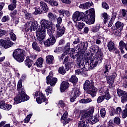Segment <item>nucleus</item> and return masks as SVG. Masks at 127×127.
<instances>
[{
	"label": "nucleus",
	"mask_w": 127,
	"mask_h": 127,
	"mask_svg": "<svg viewBox=\"0 0 127 127\" xmlns=\"http://www.w3.org/2000/svg\"><path fill=\"white\" fill-rule=\"evenodd\" d=\"M59 12L60 14V16L61 17H64V16L65 15V10H64V9L59 10Z\"/></svg>",
	"instance_id": "50"
},
{
	"label": "nucleus",
	"mask_w": 127,
	"mask_h": 127,
	"mask_svg": "<svg viewBox=\"0 0 127 127\" xmlns=\"http://www.w3.org/2000/svg\"><path fill=\"white\" fill-rule=\"evenodd\" d=\"M103 96H104V100L106 99V101H109V100L112 98V96L110 94V93H109V91L105 92V95Z\"/></svg>",
	"instance_id": "40"
},
{
	"label": "nucleus",
	"mask_w": 127,
	"mask_h": 127,
	"mask_svg": "<svg viewBox=\"0 0 127 127\" xmlns=\"http://www.w3.org/2000/svg\"><path fill=\"white\" fill-rule=\"evenodd\" d=\"M50 4H51V5L52 6H57V5H58V2H57L56 1L52 0Z\"/></svg>",
	"instance_id": "59"
},
{
	"label": "nucleus",
	"mask_w": 127,
	"mask_h": 127,
	"mask_svg": "<svg viewBox=\"0 0 127 127\" xmlns=\"http://www.w3.org/2000/svg\"><path fill=\"white\" fill-rule=\"evenodd\" d=\"M91 102H92V99L90 98L87 99H82L79 101L80 104H89V103H91Z\"/></svg>",
	"instance_id": "35"
},
{
	"label": "nucleus",
	"mask_w": 127,
	"mask_h": 127,
	"mask_svg": "<svg viewBox=\"0 0 127 127\" xmlns=\"http://www.w3.org/2000/svg\"><path fill=\"white\" fill-rule=\"evenodd\" d=\"M94 86V83L90 80H86L83 84V89L85 91H87L88 89L92 88Z\"/></svg>",
	"instance_id": "21"
},
{
	"label": "nucleus",
	"mask_w": 127,
	"mask_h": 127,
	"mask_svg": "<svg viewBox=\"0 0 127 127\" xmlns=\"http://www.w3.org/2000/svg\"><path fill=\"white\" fill-rule=\"evenodd\" d=\"M92 50L95 53H96V52L97 51L96 55H97L98 56V60L99 61L100 63L102 62V61H103V58H104V55L103 53H102V52L100 51V50H99L98 47L96 46L92 49Z\"/></svg>",
	"instance_id": "11"
},
{
	"label": "nucleus",
	"mask_w": 127,
	"mask_h": 127,
	"mask_svg": "<svg viewBox=\"0 0 127 127\" xmlns=\"http://www.w3.org/2000/svg\"><path fill=\"white\" fill-rule=\"evenodd\" d=\"M41 9H40V7H35V11L33 12V14L34 15H37V14H41Z\"/></svg>",
	"instance_id": "39"
},
{
	"label": "nucleus",
	"mask_w": 127,
	"mask_h": 127,
	"mask_svg": "<svg viewBox=\"0 0 127 127\" xmlns=\"http://www.w3.org/2000/svg\"><path fill=\"white\" fill-rule=\"evenodd\" d=\"M127 10H126L124 9H123L122 10V14L123 16H124V17L126 16V15H127Z\"/></svg>",
	"instance_id": "63"
},
{
	"label": "nucleus",
	"mask_w": 127,
	"mask_h": 127,
	"mask_svg": "<svg viewBox=\"0 0 127 127\" xmlns=\"http://www.w3.org/2000/svg\"><path fill=\"white\" fill-rule=\"evenodd\" d=\"M17 90L18 91V95L14 98L16 104H19L21 102H25L29 100V97L26 95L24 89L22 87V80L20 79L17 85Z\"/></svg>",
	"instance_id": "3"
},
{
	"label": "nucleus",
	"mask_w": 127,
	"mask_h": 127,
	"mask_svg": "<svg viewBox=\"0 0 127 127\" xmlns=\"http://www.w3.org/2000/svg\"><path fill=\"white\" fill-rule=\"evenodd\" d=\"M120 48L124 49L126 46V43L124 42V41H121L119 43Z\"/></svg>",
	"instance_id": "56"
},
{
	"label": "nucleus",
	"mask_w": 127,
	"mask_h": 127,
	"mask_svg": "<svg viewBox=\"0 0 127 127\" xmlns=\"http://www.w3.org/2000/svg\"><path fill=\"white\" fill-rule=\"evenodd\" d=\"M68 118V112H65L61 117V121L63 123L64 126H66L67 124H69L70 119Z\"/></svg>",
	"instance_id": "17"
},
{
	"label": "nucleus",
	"mask_w": 127,
	"mask_h": 127,
	"mask_svg": "<svg viewBox=\"0 0 127 127\" xmlns=\"http://www.w3.org/2000/svg\"><path fill=\"white\" fill-rule=\"evenodd\" d=\"M36 36L40 44L43 43V39L45 38V33L37 32Z\"/></svg>",
	"instance_id": "20"
},
{
	"label": "nucleus",
	"mask_w": 127,
	"mask_h": 127,
	"mask_svg": "<svg viewBox=\"0 0 127 127\" xmlns=\"http://www.w3.org/2000/svg\"><path fill=\"white\" fill-rule=\"evenodd\" d=\"M32 48L34 50H36V51H40V48L38 46V44L37 42H34L32 44Z\"/></svg>",
	"instance_id": "36"
},
{
	"label": "nucleus",
	"mask_w": 127,
	"mask_h": 127,
	"mask_svg": "<svg viewBox=\"0 0 127 127\" xmlns=\"http://www.w3.org/2000/svg\"><path fill=\"white\" fill-rule=\"evenodd\" d=\"M107 47L108 50L111 52V51H114V49L116 47V46L114 42L110 41L108 43Z\"/></svg>",
	"instance_id": "29"
},
{
	"label": "nucleus",
	"mask_w": 127,
	"mask_h": 127,
	"mask_svg": "<svg viewBox=\"0 0 127 127\" xmlns=\"http://www.w3.org/2000/svg\"><path fill=\"white\" fill-rule=\"evenodd\" d=\"M95 111V108L91 107V109L85 112L82 113V115L80 119H78V127H88V125L86 124H88L90 122L89 118L94 114V111Z\"/></svg>",
	"instance_id": "4"
},
{
	"label": "nucleus",
	"mask_w": 127,
	"mask_h": 127,
	"mask_svg": "<svg viewBox=\"0 0 127 127\" xmlns=\"http://www.w3.org/2000/svg\"><path fill=\"white\" fill-rule=\"evenodd\" d=\"M93 115L89 117V119H90V121L91 122L92 124H96V123H98L99 122V119H98V117H92Z\"/></svg>",
	"instance_id": "37"
},
{
	"label": "nucleus",
	"mask_w": 127,
	"mask_h": 127,
	"mask_svg": "<svg viewBox=\"0 0 127 127\" xmlns=\"http://www.w3.org/2000/svg\"><path fill=\"white\" fill-rule=\"evenodd\" d=\"M124 26L125 25L124 23L121 22L120 21H117L116 23L115 26H113L111 27V29L112 30H117L116 31V33H121L122 31L123 30V28H124Z\"/></svg>",
	"instance_id": "10"
},
{
	"label": "nucleus",
	"mask_w": 127,
	"mask_h": 127,
	"mask_svg": "<svg viewBox=\"0 0 127 127\" xmlns=\"http://www.w3.org/2000/svg\"><path fill=\"white\" fill-rule=\"evenodd\" d=\"M114 123L117 126L121 125V119L118 117H115L114 119Z\"/></svg>",
	"instance_id": "41"
},
{
	"label": "nucleus",
	"mask_w": 127,
	"mask_h": 127,
	"mask_svg": "<svg viewBox=\"0 0 127 127\" xmlns=\"http://www.w3.org/2000/svg\"><path fill=\"white\" fill-rule=\"evenodd\" d=\"M59 105L61 107H64V106H65V103H64V102H63V101L60 100L59 102Z\"/></svg>",
	"instance_id": "64"
},
{
	"label": "nucleus",
	"mask_w": 127,
	"mask_h": 127,
	"mask_svg": "<svg viewBox=\"0 0 127 127\" xmlns=\"http://www.w3.org/2000/svg\"><path fill=\"white\" fill-rule=\"evenodd\" d=\"M39 96L41 98L38 97L36 98V101L38 104H41V103H42L43 100V101H44V102L45 103V105H47V103L46 102V101H47V99L46 98V97H45V96H44V95H43L42 93H41V94H40Z\"/></svg>",
	"instance_id": "27"
},
{
	"label": "nucleus",
	"mask_w": 127,
	"mask_h": 127,
	"mask_svg": "<svg viewBox=\"0 0 127 127\" xmlns=\"http://www.w3.org/2000/svg\"><path fill=\"white\" fill-rule=\"evenodd\" d=\"M91 31L92 32H98L99 31V28L98 26L93 27L91 28Z\"/></svg>",
	"instance_id": "61"
},
{
	"label": "nucleus",
	"mask_w": 127,
	"mask_h": 127,
	"mask_svg": "<svg viewBox=\"0 0 127 127\" xmlns=\"http://www.w3.org/2000/svg\"><path fill=\"white\" fill-rule=\"evenodd\" d=\"M9 34H10V37L12 40H13V41L16 40V36L14 33H13V32H10Z\"/></svg>",
	"instance_id": "47"
},
{
	"label": "nucleus",
	"mask_w": 127,
	"mask_h": 127,
	"mask_svg": "<svg viewBox=\"0 0 127 127\" xmlns=\"http://www.w3.org/2000/svg\"><path fill=\"white\" fill-rule=\"evenodd\" d=\"M47 32H48V34L49 35L50 37L51 36H53V35H52V27H50L47 29Z\"/></svg>",
	"instance_id": "55"
},
{
	"label": "nucleus",
	"mask_w": 127,
	"mask_h": 127,
	"mask_svg": "<svg viewBox=\"0 0 127 127\" xmlns=\"http://www.w3.org/2000/svg\"><path fill=\"white\" fill-rule=\"evenodd\" d=\"M104 100H105V96L104 95H100L97 99V102L98 104H100L102 103V102L104 101Z\"/></svg>",
	"instance_id": "43"
},
{
	"label": "nucleus",
	"mask_w": 127,
	"mask_h": 127,
	"mask_svg": "<svg viewBox=\"0 0 127 127\" xmlns=\"http://www.w3.org/2000/svg\"><path fill=\"white\" fill-rule=\"evenodd\" d=\"M43 62H44L43 58H39L36 62V65L37 67L41 68L42 67V65H43Z\"/></svg>",
	"instance_id": "28"
},
{
	"label": "nucleus",
	"mask_w": 127,
	"mask_h": 127,
	"mask_svg": "<svg viewBox=\"0 0 127 127\" xmlns=\"http://www.w3.org/2000/svg\"><path fill=\"white\" fill-rule=\"evenodd\" d=\"M100 115L102 118L106 117V110L105 108H103L100 110Z\"/></svg>",
	"instance_id": "49"
},
{
	"label": "nucleus",
	"mask_w": 127,
	"mask_h": 127,
	"mask_svg": "<svg viewBox=\"0 0 127 127\" xmlns=\"http://www.w3.org/2000/svg\"><path fill=\"white\" fill-rule=\"evenodd\" d=\"M77 63L78 64V67L80 69L75 70V74L88 76L87 71L90 70V69L95 68V67L98 65V63H102V62L100 63V61L98 60L97 58L95 61L90 60L86 62L85 64L83 61H81V60L78 59Z\"/></svg>",
	"instance_id": "2"
},
{
	"label": "nucleus",
	"mask_w": 127,
	"mask_h": 127,
	"mask_svg": "<svg viewBox=\"0 0 127 127\" xmlns=\"http://www.w3.org/2000/svg\"><path fill=\"white\" fill-rule=\"evenodd\" d=\"M93 3L91 1L86 2L85 3L80 4L79 5L80 8H82L83 9H88L90 6H92Z\"/></svg>",
	"instance_id": "24"
},
{
	"label": "nucleus",
	"mask_w": 127,
	"mask_h": 127,
	"mask_svg": "<svg viewBox=\"0 0 127 127\" xmlns=\"http://www.w3.org/2000/svg\"><path fill=\"white\" fill-rule=\"evenodd\" d=\"M52 91V88H51L50 86H48L46 89V92L47 95H49V94H51Z\"/></svg>",
	"instance_id": "58"
},
{
	"label": "nucleus",
	"mask_w": 127,
	"mask_h": 127,
	"mask_svg": "<svg viewBox=\"0 0 127 127\" xmlns=\"http://www.w3.org/2000/svg\"><path fill=\"white\" fill-rule=\"evenodd\" d=\"M84 21H81V22H78V24L77 25V28L78 30H81V29H83V28L84 27Z\"/></svg>",
	"instance_id": "44"
},
{
	"label": "nucleus",
	"mask_w": 127,
	"mask_h": 127,
	"mask_svg": "<svg viewBox=\"0 0 127 127\" xmlns=\"http://www.w3.org/2000/svg\"><path fill=\"white\" fill-rule=\"evenodd\" d=\"M56 42V40H55V37L54 36H51L49 39L46 40L44 43L45 46L48 47L50 46V45H53L54 43Z\"/></svg>",
	"instance_id": "16"
},
{
	"label": "nucleus",
	"mask_w": 127,
	"mask_h": 127,
	"mask_svg": "<svg viewBox=\"0 0 127 127\" xmlns=\"http://www.w3.org/2000/svg\"><path fill=\"white\" fill-rule=\"evenodd\" d=\"M117 94L119 97H121V102L123 104L127 102V92L121 89H117Z\"/></svg>",
	"instance_id": "9"
},
{
	"label": "nucleus",
	"mask_w": 127,
	"mask_h": 127,
	"mask_svg": "<svg viewBox=\"0 0 127 127\" xmlns=\"http://www.w3.org/2000/svg\"><path fill=\"white\" fill-rule=\"evenodd\" d=\"M74 64H73L72 62H69L66 64H65V66L66 67V68H72L73 67Z\"/></svg>",
	"instance_id": "46"
},
{
	"label": "nucleus",
	"mask_w": 127,
	"mask_h": 127,
	"mask_svg": "<svg viewBox=\"0 0 127 127\" xmlns=\"http://www.w3.org/2000/svg\"><path fill=\"white\" fill-rule=\"evenodd\" d=\"M74 41H73V44L74 45L76 44H78V43H80V38L78 37H75Z\"/></svg>",
	"instance_id": "53"
},
{
	"label": "nucleus",
	"mask_w": 127,
	"mask_h": 127,
	"mask_svg": "<svg viewBox=\"0 0 127 127\" xmlns=\"http://www.w3.org/2000/svg\"><path fill=\"white\" fill-rule=\"evenodd\" d=\"M106 77L107 81V84H109V87L112 88V87H113L114 82H115V78L117 77V73H113L112 75L110 76L106 75Z\"/></svg>",
	"instance_id": "15"
},
{
	"label": "nucleus",
	"mask_w": 127,
	"mask_h": 127,
	"mask_svg": "<svg viewBox=\"0 0 127 127\" xmlns=\"http://www.w3.org/2000/svg\"><path fill=\"white\" fill-rule=\"evenodd\" d=\"M25 64L26 66H28V68H30L33 64V61L29 59H26L25 61Z\"/></svg>",
	"instance_id": "33"
},
{
	"label": "nucleus",
	"mask_w": 127,
	"mask_h": 127,
	"mask_svg": "<svg viewBox=\"0 0 127 127\" xmlns=\"http://www.w3.org/2000/svg\"><path fill=\"white\" fill-rule=\"evenodd\" d=\"M62 17H59L57 18V23L56 24V26H60V24L62 23Z\"/></svg>",
	"instance_id": "48"
},
{
	"label": "nucleus",
	"mask_w": 127,
	"mask_h": 127,
	"mask_svg": "<svg viewBox=\"0 0 127 127\" xmlns=\"http://www.w3.org/2000/svg\"><path fill=\"white\" fill-rule=\"evenodd\" d=\"M13 43L10 41L9 40H0V45L4 47L5 49L7 48H9V47H11Z\"/></svg>",
	"instance_id": "13"
},
{
	"label": "nucleus",
	"mask_w": 127,
	"mask_h": 127,
	"mask_svg": "<svg viewBox=\"0 0 127 127\" xmlns=\"http://www.w3.org/2000/svg\"><path fill=\"white\" fill-rule=\"evenodd\" d=\"M95 9L92 8L85 13L79 11L75 12L72 15V19L75 23L77 21H83L87 24H93L95 22Z\"/></svg>",
	"instance_id": "1"
},
{
	"label": "nucleus",
	"mask_w": 127,
	"mask_h": 127,
	"mask_svg": "<svg viewBox=\"0 0 127 127\" xmlns=\"http://www.w3.org/2000/svg\"><path fill=\"white\" fill-rule=\"evenodd\" d=\"M47 16L50 20H55L57 17L56 14L51 12L48 13Z\"/></svg>",
	"instance_id": "32"
},
{
	"label": "nucleus",
	"mask_w": 127,
	"mask_h": 127,
	"mask_svg": "<svg viewBox=\"0 0 127 127\" xmlns=\"http://www.w3.org/2000/svg\"><path fill=\"white\" fill-rule=\"evenodd\" d=\"M102 7L105 9H109V5L106 2H102Z\"/></svg>",
	"instance_id": "57"
},
{
	"label": "nucleus",
	"mask_w": 127,
	"mask_h": 127,
	"mask_svg": "<svg viewBox=\"0 0 127 127\" xmlns=\"http://www.w3.org/2000/svg\"><path fill=\"white\" fill-rule=\"evenodd\" d=\"M102 16L104 19V23L106 24V23L108 22V20L110 19V17L109 16V15H108V14L106 12L103 13Z\"/></svg>",
	"instance_id": "38"
},
{
	"label": "nucleus",
	"mask_w": 127,
	"mask_h": 127,
	"mask_svg": "<svg viewBox=\"0 0 127 127\" xmlns=\"http://www.w3.org/2000/svg\"><path fill=\"white\" fill-rule=\"evenodd\" d=\"M12 55L14 59L17 62L20 63L23 62L24 56H25V51L21 49H17L13 51Z\"/></svg>",
	"instance_id": "6"
},
{
	"label": "nucleus",
	"mask_w": 127,
	"mask_h": 127,
	"mask_svg": "<svg viewBox=\"0 0 127 127\" xmlns=\"http://www.w3.org/2000/svg\"><path fill=\"white\" fill-rule=\"evenodd\" d=\"M12 108V105L5 103L3 100H0V109L5 111H9Z\"/></svg>",
	"instance_id": "14"
},
{
	"label": "nucleus",
	"mask_w": 127,
	"mask_h": 127,
	"mask_svg": "<svg viewBox=\"0 0 127 127\" xmlns=\"http://www.w3.org/2000/svg\"><path fill=\"white\" fill-rule=\"evenodd\" d=\"M47 64H53V61L54 60V57L53 56H47L46 58Z\"/></svg>",
	"instance_id": "31"
},
{
	"label": "nucleus",
	"mask_w": 127,
	"mask_h": 127,
	"mask_svg": "<svg viewBox=\"0 0 127 127\" xmlns=\"http://www.w3.org/2000/svg\"><path fill=\"white\" fill-rule=\"evenodd\" d=\"M88 47V42H84L83 43H80V44H78L76 46V49L78 50V54L77 53L76 55H74L73 54H70L71 58L72 59H75V58H77V64L79 65L78 64V59H80V61H82V57L80 56V54L81 55H83L85 54V52L87 50V48Z\"/></svg>",
	"instance_id": "5"
},
{
	"label": "nucleus",
	"mask_w": 127,
	"mask_h": 127,
	"mask_svg": "<svg viewBox=\"0 0 127 127\" xmlns=\"http://www.w3.org/2000/svg\"><path fill=\"white\" fill-rule=\"evenodd\" d=\"M59 73L62 75H64L66 73V70L64 66L60 67L59 68Z\"/></svg>",
	"instance_id": "42"
},
{
	"label": "nucleus",
	"mask_w": 127,
	"mask_h": 127,
	"mask_svg": "<svg viewBox=\"0 0 127 127\" xmlns=\"http://www.w3.org/2000/svg\"><path fill=\"white\" fill-rule=\"evenodd\" d=\"M110 69H111V65L109 64H106L105 65V68L104 71V74H107V73H108V72L110 71Z\"/></svg>",
	"instance_id": "45"
},
{
	"label": "nucleus",
	"mask_w": 127,
	"mask_h": 127,
	"mask_svg": "<svg viewBox=\"0 0 127 127\" xmlns=\"http://www.w3.org/2000/svg\"><path fill=\"white\" fill-rule=\"evenodd\" d=\"M40 6L41 9H42L44 12H47L48 10H49V7H48L47 4L43 1L40 2Z\"/></svg>",
	"instance_id": "25"
},
{
	"label": "nucleus",
	"mask_w": 127,
	"mask_h": 127,
	"mask_svg": "<svg viewBox=\"0 0 127 127\" xmlns=\"http://www.w3.org/2000/svg\"><path fill=\"white\" fill-rule=\"evenodd\" d=\"M97 88H96V87L93 85V86H92L89 89L86 90V93L87 94H89L90 95H91L92 98H94L96 97V94L97 93Z\"/></svg>",
	"instance_id": "19"
},
{
	"label": "nucleus",
	"mask_w": 127,
	"mask_h": 127,
	"mask_svg": "<svg viewBox=\"0 0 127 127\" xmlns=\"http://www.w3.org/2000/svg\"><path fill=\"white\" fill-rule=\"evenodd\" d=\"M16 0H12V2L8 6L9 10H13L16 7Z\"/></svg>",
	"instance_id": "30"
},
{
	"label": "nucleus",
	"mask_w": 127,
	"mask_h": 127,
	"mask_svg": "<svg viewBox=\"0 0 127 127\" xmlns=\"http://www.w3.org/2000/svg\"><path fill=\"white\" fill-rule=\"evenodd\" d=\"M57 83V78L53 77V74L50 72L48 76L47 77V84L48 85L50 84L51 87H54Z\"/></svg>",
	"instance_id": "8"
},
{
	"label": "nucleus",
	"mask_w": 127,
	"mask_h": 127,
	"mask_svg": "<svg viewBox=\"0 0 127 127\" xmlns=\"http://www.w3.org/2000/svg\"><path fill=\"white\" fill-rule=\"evenodd\" d=\"M122 108L120 107H117L115 111V114L116 115H120V114H122Z\"/></svg>",
	"instance_id": "52"
},
{
	"label": "nucleus",
	"mask_w": 127,
	"mask_h": 127,
	"mask_svg": "<svg viewBox=\"0 0 127 127\" xmlns=\"http://www.w3.org/2000/svg\"><path fill=\"white\" fill-rule=\"evenodd\" d=\"M23 12L24 13L25 18L30 21H33L34 19L33 18V16L31 13L28 12L26 10H24Z\"/></svg>",
	"instance_id": "23"
},
{
	"label": "nucleus",
	"mask_w": 127,
	"mask_h": 127,
	"mask_svg": "<svg viewBox=\"0 0 127 127\" xmlns=\"http://www.w3.org/2000/svg\"><path fill=\"white\" fill-rule=\"evenodd\" d=\"M17 14V10H14L12 13H10L11 17H14Z\"/></svg>",
	"instance_id": "60"
},
{
	"label": "nucleus",
	"mask_w": 127,
	"mask_h": 127,
	"mask_svg": "<svg viewBox=\"0 0 127 127\" xmlns=\"http://www.w3.org/2000/svg\"><path fill=\"white\" fill-rule=\"evenodd\" d=\"M56 28L57 29V37H61V36L64 35L66 30V28H65L64 26L61 27V26L58 25L56 26Z\"/></svg>",
	"instance_id": "12"
},
{
	"label": "nucleus",
	"mask_w": 127,
	"mask_h": 127,
	"mask_svg": "<svg viewBox=\"0 0 127 127\" xmlns=\"http://www.w3.org/2000/svg\"><path fill=\"white\" fill-rule=\"evenodd\" d=\"M5 34V31L0 29V37L3 36Z\"/></svg>",
	"instance_id": "62"
},
{
	"label": "nucleus",
	"mask_w": 127,
	"mask_h": 127,
	"mask_svg": "<svg viewBox=\"0 0 127 127\" xmlns=\"http://www.w3.org/2000/svg\"><path fill=\"white\" fill-rule=\"evenodd\" d=\"M64 51L69 52L70 51V43H67L64 47Z\"/></svg>",
	"instance_id": "54"
},
{
	"label": "nucleus",
	"mask_w": 127,
	"mask_h": 127,
	"mask_svg": "<svg viewBox=\"0 0 127 127\" xmlns=\"http://www.w3.org/2000/svg\"><path fill=\"white\" fill-rule=\"evenodd\" d=\"M69 83H68L67 82L63 81L61 84V91L63 93V92L66 90V89H68V88H69Z\"/></svg>",
	"instance_id": "26"
},
{
	"label": "nucleus",
	"mask_w": 127,
	"mask_h": 127,
	"mask_svg": "<svg viewBox=\"0 0 127 127\" xmlns=\"http://www.w3.org/2000/svg\"><path fill=\"white\" fill-rule=\"evenodd\" d=\"M74 94L70 99V102H71V103L75 102L77 97H79V95L81 94V92H80V88L79 87H75L74 88Z\"/></svg>",
	"instance_id": "18"
},
{
	"label": "nucleus",
	"mask_w": 127,
	"mask_h": 127,
	"mask_svg": "<svg viewBox=\"0 0 127 127\" xmlns=\"http://www.w3.org/2000/svg\"><path fill=\"white\" fill-rule=\"evenodd\" d=\"M8 20H9V17L8 15L4 16L1 19L2 22H5L8 21Z\"/></svg>",
	"instance_id": "51"
},
{
	"label": "nucleus",
	"mask_w": 127,
	"mask_h": 127,
	"mask_svg": "<svg viewBox=\"0 0 127 127\" xmlns=\"http://www.w3.org/2000/svg\"><path fill=\"white\" fill-rule=\"evenodd\" d=\"M40 24L41 26L37 32L45 34L46 29H48L49 27L52 26V22L45 19H42L40 21Z\"/></svg>",
	"instance_id": "7"
},
{
	"label": "nucleus",
	"mask_w": 127,
	"mask_h": 127,
	"mask_svg": "<svg viewBox=\"0 0 127 127\" xmlns=\"http://www.w3.org/2000/svg\"><path fill=\"white\" fill-rule=\"evenodd\" d=\"M38 24H37V22H32L31 25L30 26V23H28V25L27 26V28L28 29H30L31 31H35L36 29H37ZM30 26V27H29Z\"/></svg>",
	"instance_id": "22"
},
{
	"label": "nucleus",
	"mask_w": 127,
	"mask_h": 127,
	"mask_svg": "<svg viewBox=\"0 0 127 127\" xmlns=\"http://www.w3.org/2000/svg\"><path fill=\"white\" fill-rule=\"evenodd\" d=\"M69 82L73 83V84H76L78 82V78L76 75H72L71 78L69 79Z\"/></svg>",
	"instance_id": "34"
}]
</instances>
